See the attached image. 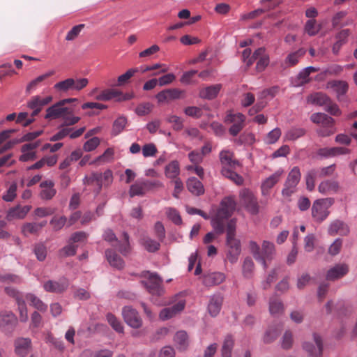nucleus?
<instances>
[{
    "label": "nucleus",
    "mask_w": 357,
    "mask_h": 357,
    "mask_svg": "<svg viewBox=\"0 0 357 357\" xmlns=\"http://www.w3.org/2000/svg\"><path fill=\"white\" fill-rule=\"evenodd\" d=\"M234 347V340L231 336L227 335L222 347V357H231V351Z\"/></svg>",
    "instance_id": "obj_46"
},
{
    "label": "nucleus",
    "mask_w": 357,
    "mask_h": 357,
    "mask_svg": "<svg viewBox=\"0 0 357 357\" xmlns=\"http://www.w3.org/2000/svg\"><path fill=\"white\" fill-rule=\"evenodd\" d=\"M305 50L301 48L295 52L289 53L284 60V63L288 66H295L305 54Z\"/></svg>",
    "instance_id": "obj_37"
},
{
    "label": "nucleus",
    "mask_w": 357,
    "mask_h": 357,
    "mask_svg": "<svg viewBox=\"0 0 357 357\" xmlns=\"http://www.w3.org/2000/svg\"><path fill=\"white\" fill-rule=\"evenodd\" d=\"M166 121L172 124V128L174 130L178 131L183 128V120L178 116L169 114L166 117Z\"/></svg>",
    "instance_id": "obj_47"
},
{
    "label": "nucleus",
    "mask_w": 357,
    "mask_h": 357,
    "mask_svg": "<svg viewBox=\"0 0 357 357\" xmlns=\"http://www.w3.org/2000/svg\"><path fill=\"white\" fill-rule=\"evenodd\" d=\"M225 275L222 273H211L205 275L203 278V284L207 287L218 285L223 282Z\"/></svg>",
    "instance_id": "obj_27"
},
{
    "label": "nucleus",
    "mask_w": 357,
    "mask_h": 357,
    "mask_svg": "<svg viewBox=\"0 0 357 357\" xmlns=\"http://www.w3.org/2000/svg\"><path fill=\"white\" fill-rule=\"evenodd\" d=\"M46 224V221L41 222H26L22 226V234L24 236H29L31 234L37 235Z\"/></svg>",
    "instance_id": "obj_23"
},
{
    "label": "nucleus",
    "mask_w": 357,
    "mask_h": 357,
    "mask_svg": "<svg viewBox=\"0 0 357 357\" xmlns=\"http://www.w3.org/2000/svg\"><path fill=\"white\" fill-rule=\"evenodd\" d=\"M19 311V318L20 321L26 322L28 321V311L24 300H19L17 303Z\"/></svg>",
    "instance_id": "obj_58"
},
{
    "label": "nucleus",
    "mask_w": 357,
    "mask_h": 357,
    "mask_svg": "<svg viewBox=\"0 0 357 357\" xmlns=\"http://www.w3.org/2000/svg\"><path fill=\"white\" fill-rule=\"evenodd\" d=\"M317 176L319 178L332 176L335 170V165H331L327 167L313 169Z\"/></svg>",
    "instance_id": "obj_56"
},
{
    "label": "nucleus",
    "mask_w": 357,
    "mask_h": 357,
    "mask_svg": "<svg viewBox=\"0 0 357 357\" xmlns=\"http://www.w3.org/2000/svg\"><path fill=\"white\" fill-rule=\"evenodd\" d=\"M142 275L147 279L146 281H142V284L146 289L153 295L160 296L164 294V289L161 285L162 279L155 273L149 271L144 272Z\"/></svg>",
    "instance_id": "obj_6"
},
{
    "label": "nucleus",
    "mask_w": 357,
    "mask_h": 357,
    "mask_svg": "<svg viewBox=\"0 0 357 357\" xmlns=\"http://www.w3.org/2000/svg\"><path fill=\"white\" fill-rule=\"evenodd\" d=\"M31 209V206L29 205H17L9 208V210L7 211L6 218L8 221L23 220L25 218Z\"/></svg>",
    "instance_id": "obj_12"
},
{
    "label": "nucleus",
    "mask_w": 357,
    "mask_h": 357,
    "mask_svg": "<svg viewBox=\"0 0 357 357\" xmlns=\"http://www.w3.org/2000/svg\"><path fill=\"white\" fill-rule=\"evenodd\" d=\"M119 91L114 89H106L100 91L99 93L95 96V99L99 101H109L114 100L118 102Z\"/></svg>",
    "instance_id": "obj_28"
},
{
    "label": "nucleus",
    "mask_w": 357,
    "mask_h": 357,
    "mask_svg": "<svg viewBox=\"0 0 357 357\" xmlns=\"http://www.w3.org/2000/svg\"><path fill=\"white\" fill-rule=\"evenodd\" d=\"M54 89L59 93L73 91V78H68L54 84Z\"/></svg>",
    "instance_id": "obj_43"
},
{
    "label": "nucleus",
    "mask_w": 357,
    "mask_h": 357,
    "mask_svg": "<svg viewBox=\"0 0 357 357\" xmlns=\"http://www.w3.org/2000/svg\"><path fill=\"white\" fill-rule=\"evenodd\" d=\"M174 344L180 351H184L189 345L188 334L184 331H178L174 337Z\"/></svg>",
    "instance_id": "obj_31"
},
{
    "label": "nucleus",
    "mask_w": 357,
    "mask_h": 357,
    "mask_svg": "<svg viewBox=\"0 0 357 357\" xmlns=\"http://www.w3.org/2000/svg\"><path fill=\"white\" fill-rule=\"evenodd\" d=\"M283 174L284 170L279 169L262 181L261 189L264 196H266L269 194L270 190L280 180Z\"/></svg>",
    "instance_id": "obj_13"
},
{
    "label": "nucleus",
    "mask_w": 357,
    "mask_h": 357,
    "mask_svg": "<svg viewBox=\"0 0 357 357\" xmlns=\"http://www.w3.org/2000/svg\"><path fill=\"white\" fill-rule=\"evenodd\" d=\"M281 136V130L280 128H274L270 131L266 137V142L267 144H274L276 142Z\"/></svg>",
    "instance_id": "obj_64"
},
{
    "label": "nucleus",
    "mask_w": 357,
    "mask_h": 357,
    "mask_svg": "<svg viewBox=\"0 0 357 357\" xmlns=\"http://www.w3.org/2000/svg\"><path fill=\"white\" fill-rule=\"evenodd\" d=\"M334 204V199L331 197L316 199L312 206L311 213L314 222H322L329 215V208Z\"/></svg>",
    "instance_id": "obj_4"
},
{
    "label": "nucleus",
    "mask_w": 357,
    "mask_h": 357,
    "mask_svg": "<svg viewBox=\"0 0 357 357\" xmlns=\"http://www.w3.org/2000/svg\"><path fill=\"white\" fill-rule=\"evenodd\" d=\"M339 183L335 180L327 179L318 185V190L322 195H331L337 192Z\"/></svg>",
    "instance_id": "obj_22"
},
{
    "label": "nucleus",
    "mask_w": 357,
    "mask_h": 357,
    "mask_svg": "<svg viewBox=\"0 0 357 357\" xmlns=\"http://www.w3.org/2000/svg\"><path fill=\"white\" fill-rule=\"evenodd\" d=\"M25 298L29 304L40 312H46L47 310V305H46L40 298L33 294H26Z\"/></svg>",
    "instance_id": "obj_36"
},
{
    "label": "nucleus",
    "mask_w": 357,
    "mask_h": 357,
    "mask_svg": "<svg viewBox=\"0 0 357 357\" xmlns=\"http://www.w3.org/2000/svg\"><path fill=\"white\" fill-rule=\"evenodd\" d=\"M69 285L66 278H61L58 281L48 280L43 284L44 289L47 292L60 294L66 291Z\"/></svg>",
    "instance_id": "obj_15"
},
{
    "label": "nucleus",
    "mask_w": 357,
    "mask_h": 357,
    "mask_svg": "<svg viewBox=\"0 0 357 357\" xmlns=\"http://www.w3.org/2000/svg\"><path fill=\"white\" fill-rule=\"evenodd\" d=\"M180 165L177 160H172L165 167V175L167 178L174 180L179 178Z\"/></svg>",
    "instance_id": "obj_29"
},
{
    "label": "nucleus",
    "mask_w": 357,
    "mask_h": 357,
    "mask_svg": "<svg viewBox=\"0 0 357 357\" xmlns=\"http://www.w3.org/2000/svg\"><path fill=\"white\" fill-rule=\"evenodd\" d=\"M349 272V266L346 264H337L331 268L326 275L328 280H336L347 274Z\"/></svg>",
    "instance_id": "obj_16"
},
{
    "label": "nucleus",
    "mask_w": 357,
    "mask_h": 357,
    "mask_svg": "<svg viewBox=\"0 0 357 357\" xmlns=\"http://www.w3.org/2000/svg\"><path fill=\"white\" fill-rule=\"evenodd\" d=\"M106 319L109 324L111 327L117 333H123V326L113 314L107 313L106 315Z\"/></svg>",
    "instance_id": "obj_44"
},
{
    "label": "nucleus",
    "mask_w": 357,
    "mask_h": 357,
    "mask_svg": "<svg viewBox=\"0 0 357 357\" xmlns=\"http://www.w3.org/2000/svg\"><path fill=\"white\" fill-rule=\"evenodd\" d=\"M236 225V219H231L227 224V244L229 247L227 258L231 263H235L241 253L240 241L235 238Z\"/></svg>",
    "instance_id": "obj_3"
},
{
    "label": "nucleus",
    "mask_w": 357,
    "mask_h": 357,
    "mask_svg": "<svg viewBox=\"0 0 357 357\" xmlns=\"http://www.w3.org/2000/svg\"><path fill=\"white\" fill-rule=\"evenodd\" d=\"M114 151L112 148H108L100 156H98L95 161L89 162L93 164L96 162H109L112 161L114 158Z\"/></svg>",
    "instance_id": "obj_55"
},
{
    "label": "nucleus",
    "mask_w": 357,
    "mask_h": 357,
    "mask_svg": "<svg viewBox=\"0 0 357 357\" xmlns=\"http://www.w3.org/2000/svg\"><path fill=\"white\" fill-rule=\"evenodd\" d=\"M85 185H94L97 186L98 192L101 190L103 186V181H102L101 173H92L89 176H85L83 179Z\"/></svg>",
    "instance_id": "obj_38"
},
{
    "label": "nucleus",
    "mask_w": 357,
    "mask_h": 357,
    "mask_svg": "<svg viewBox=\"0 0 357 357\" xmlns=\"http://www.w3.org/2000/svg\"><path fill=\"white\" fill-rule=\"evenodd\" d=\"M328 233L331 236H335L336 234L346 236L349 233V229L347 225L344 222L336 220L330 224Z\"/></svg>",
    "instance_id": "obj_20"
},
{
    "label": "nucleus",
    "mask_w": 357,
    "mask_h": 357,
    "mask_svg": "<svg viewBox=\"0 0 357 357\" xmlns=\"http://www.w3.org/2000/svg\"><path fill=\"white\" fill-rule=\"evenodd\" d=\"M127 123L126 117L123 116L118 117L113 123L112 135L114 136L119 135L126 127Z\"/></svg>",
    "instance_id": "obj_42"
},
{
    "label": "nucleus",
    "mask_w": 357,
    "mask_h": 357,
    "mask_svg": "<svg viewBox=\"0 0 357 357\" xmlns=\"http://www.w3.org/2000/svg\"><path fill=\"white\" fill-rule=\"evenodd\" d=\"M166 214L174 224L181 225L182 222L181 217L178 211L174 208H166Z\"/></svg>",
    "instance_id": "obj_59"
},
{
    "label": "nucleus",
    "mask_w": 357,
    "mask_h": 357,
    "mask_svg": "<svg viewBox=\"0 0 357 357\" xmlns=\"http://www.w3.org/2000/svg\"><path fill=\"white\" fill-rule=\"evenodd\" d=\"M236 202L233 197L224 198L220 207L212 215L211 223L217 234H222L225 229V221L231 216L236 209Z\"/></svg>",
    "instance_id": "obj_1"
},
{
    "label": "nucleus",
    "mask_w": 357,
    "mask_h": 357,
    "mask_svg": "<svg viewBox=\"0 0 357 357\" xmlns=\"http://www.w3.org/2000/svg\"><path fill=\"white\" fill-rule=\"evenodd\" d=\"M42 190L40 192V197L43 199H51L56 194L54 188V183L51 181H45L40 183Z\"/></svg>",
    "instance_id": "obj_32"
},
{
    "label": "nucleus",
    "mask_w": 357,
    "mask_h": 357,
    "mask_svg": "<svg viewBox=\"0 0 357 357\" xmlns=\"http://www.w3.org/2000/svg\"><path fill=\"white\" fill-rule=\"evenodd\" d=\"M321 27V25L317 24L315 20L310 19L306 22L305 31L308 35L314 36L320 31Z\"/></svg>",
    "instance_id": "obj_51"
},
{
    "label": "nucleus",
    "mask_w": 357,
    "mask_h": 357,
    "mask_svg": "<svg viewBox=\"0 0 357 357\" xmlns=\"http://www.w3.org/2000/svg\"><path fill=\"white\" fill-rule=\"evenodd\" d=\"M255 264L252 259L250 257H246L243 264V275L246 278H250L252 276Z\"/></svg>",
    "instance_id": "obj_49"
},
{
    "label": "nucleus",
    "mask_w": 357,
    "mask_h": 357,
    "mask_svg": "<svg viewBox=\"0 0 357 357\" xmlns=\"http://www.w3.org/2000/svg\"><path fill=\"white\" fill-rule=\"evenodd\" d=\"M54 74V70H50L43 75H41L38 77H37L36 78H35L34 79H33L32 81H31L29 84L26 86V91L27 93H31V91H34L36 89V88L38 86V85L43 82L44 81L45 79H47V77L53 75Z\"/></svg>",
    "instance_id": "obj_40"
},
{
    "label": "nucleus",
    "mask_w": 357,
    "mask_h": 357,
    "mask_svg": "<svg viewBox=\"0 0 357 357\" xmlns=\"http://www.w3.org/2000/svg\"><path fill=\"white\" fill-rule=\"evenodd\" d=\"M68 107H63L58 102L57 103L47 108L46 111L45 119H63L65 114L68 112Z\"/></svg>",
    "instance_id": "obj_24"
},
{
    "label": "nucleus",
    "mask_w": 357,
    "mask_h": 357,
    "mask_svg": "<svg viewBox=\"0 0 357 357\" xmlns=\"http://www.w3.org/2000/svg\"><path fill=\"white\" fill-rule=\"evenodd\" d=\"M350 153V150L345 147H324L319 149L317 155L321 158H332Z\"/></svg>",
    "instance_id": "obj_17"
},
{
    "label": "nucleus",
    "mask_w": 357,
    "mask_h": 357,
    "mask_svg": "<svg viewBox=\"0 0 357 357\" xmlns=\"http://www.w3.org/2000/svg\"><path fill=\"white\" fill-rule=\"evenodd\" d=\"M100 140L98 137H94L87 140L83 145V150L90 152L95 150L100 144Z\"/></svg>",
    "instance_id": "obj_60"
},
{
    "label": "nucleus",
    "mask_w": 357,
    "mask_h": 357,
    "mask_svg": "<svg viewBox=\"0 0 357 357\" xmlns=\"http://www.w3.org/2000/svg\"><path fill=\"white\" fill-rule=\"evenodd\" d=\"M67 219L65 216H54L50 220V225L54 231H59L61 229L63 226L66 224Z\"/></svg>",
    "instance_id": "obj_57"
},
{
    "label": "nucleus",
    "mask_w": 357,
    "mask_h": 357,
    "mask_svg": "<svg viewBox=\"0 0 357 357\" xmlns=\"http://www.w3.org/2000/svg\"><path fill=\"white\" fill-rule=\"evenodd\" d=\"M223 297L220 294H216L210 297L208 311L212 317H216L220 312Z\"/></svg>",
    "instance_id": "obj_21"
},
{
    "label": "nucleus",
    "mask_w": 357,
    "mask_h": 357,
    "mask_svg": "<svg viewBox=\"0 0 357 357\" xmlns=\"http://www.w3.org/2000/svg\"><path fill=\"white\" fill-rule=\"evenodd\" d=\"M278 273V268H273L268 275L266 280L261 282L264 289H266L271 287V284L275 281Z\"/></svg>",
    "instance_id": "obj_61"
},
{
    "label": "nucleus",
    "mask_w": 357,
    "mask_h": 357,
    "mask_svg": "<svg viewBox=\"0 0 357 357\" xmlns=\"http://www.w3.org/2000/svg\"><path fill=\"white\" fill-rule=\"evenodd\" d=\"M249 248L254 258L261 264L264 269L268 268L266 260H271L275 255V245L273 243L264 241L261 250L259 245L253 241H250Z\"/></svg>",
    "instance_id": "obj_2"
},
{
    "label": "nucleus",
    "mask_w": 357,
    "mask_h": 357,
    "mask_svg": "<svg viewBox=\"0 0 357 357\" xmlns=\"http://www.w3.org/2000/svg\"><path fill=\"white\" fill-rule=\"evenodd\" d=\"M245 120V116L241 113H229L226 115L225 123L232 124L229 129V132L232 136H236L243 128Z\"/></svg>",
    "instance_id": "obj_8"
},
{
    "label": "nucleus",
    "mask_w": 357,
    "mask_h": 357,
    "mask_svg": "<svg viewBox=\"0 0 357 357\" xmlns=\"http://www.w3.org/2000/svg\"><path fill=\"white\" fill-rule=\"evenodd\" d=\"M235 169L222 168V174L232 181L234 183L238 185H241L243 183V178L241 176L234 172Z\"/></svg>",
    "instance_id": "obj_41"
},
{
    "label": "nucleus",
    "mask_w": 357,
    "mask_h": 357,
    "mask_svg": "<svg viewBox=\"0 0 357 357\" xmlns=\"http://www.w3.org/2000/svg\"><path fill=\"white\" fill-rule=\"evenodd\" d=\"M33 252L38 260L43 261L47 256V248L43 243H37L33 247Z\"/></svg>",
    "instance_id": "obj_45"
},
{
    "label": "nucleus",
    "mask_w": 357,
    "mask_h": 357,
    "mask_svg": "<svg viewBox=\"0 0 357 357\" xmlns=\"http://www.w3.org/2000/svg\"><path fill=\"white\" fill-rule=\"evenodd\" d=\"M63 123L62 126H68L76 124L80 120V118L74 116L73 114V110L70 108H68V112L63 116Z\"/></svg>",
    "instance_id": "obj_54"
},
{
    "label": "nucleus",
    "mask_w": 357,
    "mask_h": 357,
    "mask_svg": "<svg viewBox=\"0 0 357 357\" xmlns=\"http://www.w3.org/2000/svg\"><path fill=\"white\" fill-rule=\"evenodd\" d=\"M31 343L29 338H18L15 342V353L22 357L26 356L31 350Z\"/></svg>",
    "instance_id": "obj_25"
},
{
    "label": "nucleus",
    "mask_w": 357,
    "mask_h": 357,
    "mask_svg": "<svg viewBox=\"0 0 357 357\" xmlns=\"http://www.w3.org/2000/svg\"><path fill=\"white\" fill-rule=\"evenodd\" d=\"M220 89V84H215L203 88L199 91V96L204 99H213L218 96Z\"/></svg>",
    "instance_id": "obj_34"
},
{
    "label": "nucleus",
    "mask_w": 357,
    "mask_h": 357,
    "mask_svg": "<svg viewBox=\"0 0 357 357\" xmlns=\"http://www.w3.org/2000/svg\"><path fill=\"white\" fill-rule=\"evenodd\" d=\"M310 120L313 123L320 126L321 124H323L324 122H325V123H326V124L332 122V117L324 113H314L311 115Z\"/></svg>",
    "instance_id": "obj_53"
},
{
    "label": "nucleus",
    "mask_w": 357,
    "mask_h": 357,
    "mask_svg": "<svg viewBox=\"0 0 357 357\" xmlns=\"http://www.w3.org/2000/svg\"><path fill=\"white\" fill-rule=\"evenodd\" d=\"M17 323V318L12 312H0V328L6 332H11Z\"/></svg>",
    "instance_id": "obj_14"
},
{
    "label": "nucleus",
    "mask_w": 357,
    "mask_h": 357,
    "mask_svg": "<svg viewBox=\"0 0 357 357\" xmlns=\"http://www.w3.org/2000/svg\"><path fill=\"white\" fill-rule=\"evenodd\" d=\"M105 255L109 264L117 268L121 269L124 266V262L123 259L115 252L112 250H106Z\"/></svg>",
    "instance_id": "obj_39"
},
{
    "label": "nucleus",
    "mask_w": 357,
    "mask_h": 357,
    "mask_svg": "<svg viewBox=\"0 0 357 357\" xmlns=\"http://www.w3.org/2000/svg\"><path fill=\"white\" fill-rule=\"evenodd\" d=\"M220 160L222 168L236 169L240 167V162L234 158V154L229 151H222L220 153Z\"/></svg>",
    "instance_id": "obj_19"
},
{
    "label": "nucleus",
    "mask_w": 357,
    "mask_h": 357,
    "mask_svg": "<svg viewBox=\"0 0 357 357\" xmlns=\"http://www.w3.org/2000/svg\"><path fill=\"white\" fill-rule=\"evenodd\" d=\"M186 185L188 190L195 195H201L204 192L202 183L195 177L189 178L186 182Z\"/></svg>",
    "instance_id": "obj_30"
},
{
    "label": "nucleus",
    "mask_w": 357,
    "mask_h": 357,
    "mask_svg": "<svg viewBox=\"0 0 357 357\" xmlns=\"http://www.w3.org/2000/svg\"><path fill=\"white\" fill-rule=\"evenodd\" d=\"M301 174L298 167H294L289 173L282 190V195L286 198L290 197L297 190Z\"/></svg>",
    "instance_id": "obj_5"
},
{
    "label": "nucleus",
    "mask_w": 357,
    "mask_h": 357,
    "mask_svg": "<svg viewBox=\"0 0 357 357\" xmlns=\"http://www.w3.org/2000/svg\"><path fill=\"white\" fill-rule=\"evenodd\" d=\"M146 187L147 185H146L144 180L139 179L130 186L129 195L131 197L142 196L148 192Z\"/></svg>",
    "instance_id": "obj_33"
},
{
    "label": "nucleus",
    "mask_w": 357,
    "mask_h": 357,
    "mask_svg": "<svg viewBox=\"0 0 357 357\" xmlns=\"http://www.w3.org/2000/svg\"><path fill=\"white\" fill-rule=\"evenodd\" d=\"M330 98L324 93L317 92L311 94L307 97V102L319 106L328 105L330 103Z\"/></svg>",
    "instance_id": "obj_35"
},
{
    "label": "nucleus",
    "mask_w": 357,
    "mask_h": 357,
    "mask_svg": "<svg viewBox=\"0 0 357 357\" xmlns=\"http://www.w3.org/2000/svg\"><path fill=\"white\" fill-rule=\"evenodd\" d=\"M124 321L131 328H139L143 324L142 319L138 312L131 306H125L122 309Z\"/></svg>",
    "instance_id": "obj_7"
},
{
    "label": "nucleus",
    "mask_w": 357,
    "mask_h": 357,
    "mask_svg": "<svg viewBox=\"0 0 357 357\" xmlns=\"http://www.w3.org/2000/svg\"><path fill=\"white\" fill-rule=\"evenodd\" d=\"M240 202L252 214H257L259 211L257 199L253 193L248 189H243L239 193Z\"/></svg>",
    "instance_id": "obj_9"
},
{
    "label": "nucleus",
    "mask_w": 357,
    "mask_h": 357,
    "mask_svg": "<svg viewBox=\"0 0 357 357\" xmlns=\"http://www.w3.org/2000/svg\"><path fill=\"white\" fill-rule=\"evenodd\" d=\"M184 93L185 91L179 89H168L159 92L155 98L159 103H163L169 100L182 98Z\"/></svg>",
    "instance_id": "obj_11"
},
{
    "label": "nucleus",
    "mask_w": 357,
    "mask_h": 357,
    "mask_svg": "<svg viewBox=\"0 0 357 357\" xmlns=\"http://www.w3.org/2000/svg\"><path fill=\"white\" fill-rule=\"evenodd\" d=\"M137 72V68H130L127 70L124 74L118 77V85L121 86L126 84Z\"/></svg>",
    "instance_id": "obj_63"
},
{
    "label": "nucleus",
    "mask_w": 357,
    "mask_h": 357,
    "mask_svg": "<svg viewBox=\"0 0 357 357\" xmlns=\"http://www.w3.org/2000/svg\"><path fill=\"white\" fill-rule=\"evenodd\" d=\"M142 245L144 248L150 252H153L158 250L160 246L159 242L147 236L143 238Z\"/></svg>",
    "instance_id": "obj_50"
},
{
    "label": "nucleus",
    "mask_w": 357,
    "mask_h": 357,
    "mask_svg": "<svg viewBox=\"0 0 357 357\" xmlns=\"http://www.w3.org/2000/svg\"><path fill=\"white\" fill-rule=\"evenodd\" d=\"M252 58H255V61L257 60L256 69L259 72L263 71L269 63V56L264 47L256 50L252 54Z\"/></svg>",
    "instance_id": "obj_18"
},
{
    "label": "nucleus",
    "mask_w": 357,
    "mask_h": 357,
    "mask_svg": "<svg viewBox=\"0 0 357 357\" xmlns=\"http://www.w3.org/2000/svg\"><path fill=\"white\" fill-rule=\"evenodd\" d=\"M84 24H78L73 26L67 33L66 36V40L68 41H71L75 40L80 33L82 30L83 29Z\"/></svg>",
    "instance_id": "obj_62"
},
{
    "label": "nucleus",
    "mask_w": 357,
    "mask_h": 357,
    "mask_svg": "<svg viewBox=\"0 0 357 357\" xmlns=\"http://www.w3.org/2000/svg\"><path fill=\"white\" fill-rule=\"evenodd\" d=\"M305 134V130L301 128H294L288 130L285 134V139L289 141H294L303 136Z\"/></svg>",
    "instance_id": "obj_52"
},
{
    "label": "nucleus",
    "mask_w": 357,
    "mask_h": 357,
    "mask_svg": "<svg viewBox=\"0 0 357 357\" xmlns=\"http://www.w3.org/2000/svg\"><path fill=\"white\" fill-rule=\"evenodd\" d=\"M269 311L273 315H278L283 312V305L276 298H271L269 302Z\"/></svg>",
    "instance_id": "obj_48"
},
{
    "label": "nucleus",
    "mask_w": 357,
    "mask_h": 357,
    "mask_svg": "<svg viewBox=\"0 0 357 357\" xmlns=\"http://www.w3.org/2000/svg\"><path fill=\"white\" fill-rule=\"evenodd\" d=\"M326 87L333 89L336 93L339 100L341 99V96H344L348 90V84L344 81L333 80L328 82Z\"/></svg>",
    "instance_id": "obj_26"
},
{
    "label": "nucleus",
    "mask_w": 357,
    "mask_h": 357,
    "mask_svg": "<svg viewBox=\"0 0 357 357\" xmlns=\"http://www.w3.org/2000/svg\"><path fill=\"white\" fill-rule=\"evenodd\" d=\"M313 343L305 342H304L303 347V349L307 351L311 357H319L322 355L323 352V343L321 337L317 334H313Z\"/></svg>",
    "instance_id": "obj_10"
}]
</instances>
